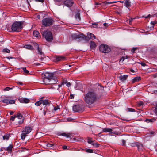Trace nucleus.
Here are the masks:
<instances>
[{"instance_id": "4c0bfd02", "label": "nucleus", "mask_w": 157, "mask_h": 157, "mask_svg": "<svg viewBox=\"0 0 157 157\" xmlns=\"http://www.w3.org/2000/svg\"><path fill=\"white\" fill-rule=\"evenodd\" d=\"M87 142L88 143L90 144H92L94 141H92L91 139L89 138L88 139Z\"/></svg>"}, {"instance_id": "f8f14e48", "label": "nucleus", "mask_w": 157, "mask_h": 157, "mask_svg": "<svg viewBox=\"0 0 157 157\" xmlns=\"http://www.w3.org/2000/svg\"><path fill=\"white\" fill-rule=\"evenodd\" d=\"M31 130L32 129L30 127L26 126L22 131V132L27 134L31 132Z\"/></svg>"}, {"instance_id": "c03bdc74", "label": "nucleus", "mask_w": 157, "mask_h": 157, "mask_svg": "<svg viewBox=\"0 0 157 157\" xmlns=\"http://www.w3.org/2000/svg\"><path fill=\"white\" fill-rule=\"evenodd\" d=\"M47 146L49 147H52L54 146V145L48 143L47 144Z\"/></svg>"}, {"instance_id": "58836bf2", "label": "nucleus", "mask_w": 157, "mask_h": 157, "mask_svg": "<svg viewBox=\"0 0 157 157\" xmlns=\"http://www.w3.org/2000/svg\"><path fill=\"white\" fill-rule=\"evenodd\" d=\"M92 145H93V146H94L96 147H98L99 146V144H98L97 143H94V142L93 143Z\"/></svg>"}, {"instance_id": "37998d69", "label": "nucleus", "mask_w": 157, "mask_h": 157, "mask_svg": "<svg viewBox=\"0 0 157 157\" xmlns=\"http://www.w3.org/2000/svg\"><path fill=\"white\" fill-rule=\"evenodd\" d=\"M137 143V142H135L134 143H131L130 144V145L132 147H134L135 146H136Z\"/></svg>"}, {"instance_id": "6e6552de", "label": "nucleus", "mask_w": 157, "mask_h": 157, "mask_svg": "<svg viewBox=\"0 0 157 157\" xmlns=\"http://www.w3.org/2000/svg\"><path fill=\"white\" fill-rule=\"evenodd\" d=\"M44 78L43 79V82L44 84L45 83V79L48 81L47 80H50L53 77V75L52 74L49 73L48 72H46L44 74Z\"/></svg>"}, {"instance_id": "393cba45", "label": "nucleus", "mask_w": 157, "mask_h": 157, "mask_svg": "<svg viewBox=\"0 0 157 157\" xmlns=\"http://www.w3.org/2000/svg\"><path fill=\"white\" fill-rule=\"evenodd\" d=\"M22 133L21 135V137L22 139L24 140L25 139V137L27 136V134L23 132L22 131Z\"/></svg>"}, {"instance_id": "8fccbe9b", "label": "nucleus", "mask_w": 157, "mask_h": 157, "mask_svg": "<svg viewBox=\"0 0 157 157\" xmlns=\"http://www.w3.org/2000/svg\"><path fill=\"white\" fill-rule=\"evenodd\" d=\"M59 109V105H57L54 107V110L55 111H56L58 109Z\"/></svg>"}, {"instance_id": "0eeeda50", "label": "nucleus", "mask_w": 157, "mask_h": 157, "mask_svg": "<svg viewBox=\"0 0 157 157\" xmlns=\"http://www.w3.org/2000/svg\"><path fill=\"white\" fill-rule=\"evenodd\" d=\"M83 106L82 105H75L73 107V110L75 112H82L83 111Z\"/></svg>"}, {"instance_id": "052dcab7", "label": "nucleus", "mask_w": 157, "mask_h": 157, "mask_svg": "<svg viewBox=\"0 0 157 157\" xmlns=\"http://www.w3.org/2000/svg\"><path fill=\"white\" fill-rule=\"evenodd\" d=\"M36 2H43L44 1V0H35Z\"/></svg>"}, {"instance_id": "412c9836", "label": "nucleus", "mask_w": 157, "mask_h": 157, "mask_svg": "<svg viewBox=\"0 0 157 157\" xmlns=\"http://www.w3.org/2000/svg\"><path fill=\"white\" fill-rule=\"evenodd\" d=\"M113 131L112 129L109 128H104L102 132H112Z\"/></svg>"}, {"instance_id": "a18cd8bd", "label": "nucleus", "mask_w": 157, "mask_h": 157, "mask_svg": "<svg viewBox=\"0 0 157 157\" xmlns=\"http://www.w3.org/2000/svg\"><path fill=\"white\" fill-rule=\"evenodd\" d=\"M15 103V101L13 100H9V104H13Z\"/></svg>"}, {"instance_id": "774afa93", "label": "nucleus", "mask_w": 157, "mask_h": 157, "mask_svg": "<svg viewBox=\"0 0 157 157\" xmlns=\"http://www.w3.org/2000/svg\"><path fill=\"white\" fill-rule=\"evenodd\" d=\"M136 50V48H133L131 50V52H134Z\"/></svg>"}, {"instance_id": "b1692460", "label": "nucleus", "mask_w": 157, "mask_h": 157, "mask_svg": "<svg viewBox=\"0 0 157 157\" xmlns=\"http://www.w3.org/2000/svg\"><path fill=\"white\" fill-rule=\"evenodd\" d=\"M136 146L137 147L138 150H140L142 149L143 147V145L142 144H140L138 143L137 142L136 144Z\"/></svg>"}, {"instance_id": "20e7f679", "label": "nucleus", "mask_w": 157, "mask_h": 157, "mask_svg": "<svg viewBox=\"0 0 157 157\" xmlns=\"http://www.w3.org/2000/svg\"><path fill=\"white\" fill-rule=\"evenodd\" d=\"M23 22L16 21L12 25L11 29H22L23 28Z\"/></svg>"}, {"instance_id": "09e8293b", "label": "nucleus", "mask_w": 157, "mask_h": 157, "mask_svg": "<svg viewBox=\"0 0 157 157\" xmlns=\"http://www.w3.org/2000/svg\"><path fill=\"white\" fill-rule=\"evenodd\" d=\"M135 18H130L128 19L129 23L130 24H131L132 21L135 19Z\"/></svg>"}, {"instance_id": "2eb2a0df", "label": "nucleus", "mask_w": 157, "mask_h": 157, "mask_svg": "<svg viewBox=\"0 0 157 157\" xmlns=\"http://www.w3.org/2000/svg\"><path fill=\"white\" fill-rule=\"evenodd\" d=\"M55 58L57 61L63 60L65 59V58L63 56H56L55 57Z\"/></svg>"}, {"instance_id": "a19ab883", "label": "nucleus", "mask_w": 157, "mask_h": 157, "mask_svg": "<svg viewBox=\"0 0 157 157\" xmlns=\"http://www.w3.org/2000/svg\"><path fill=\"white\" fill-rule=\"evenodd\" d=\"M86 151L88 153H93V150L91 149H87L86 150Z\"/></svg>"}, {"instance_id": "c9c22d12", "label": "nucleus", "mask_w": 157, "mask_h": 157, "mask_svg": "<svg viewBox=\"0 0 157 157\" xmlns=\"http://www.w3.org/2000/svg\"><path fill=\"white\" fill-rule=\"evenodd\" d=\"M2 102L6 103L7 104H9V100L7 99H4L2 100Z\"/></svg>"}, {"instance_id": "13d9d810", "label": "nucleus", "mask_w": 157, "mask_h": 157, "mask_svg": "<svg viewBox=\"0 0 157 157\" xmlns=\"http://www.w3.org/2000/svg\"><path fill=\"white\" fill-rule=\"evenodd\" d=\"M143 104V102H142V101H140V102L138 104V106H141Z\"/></svg>"}, {"instance_id": "5fc2aeb1", "label": "nucleus", "mask_w": 157, "mask_h": 157, "mask_svg": "<svg viewBox=\"0 0 157 157\" xmlns=\"http://www.w3.org/2000/svg\"><path fill=\"white\" fill-rule=\"evenodd\" d=\"M34 44L35 47H36L37 48L38 47H39V45L37 43H34Z\"/></svg>"}, {"instance_id": "4d7b16f0", "label": "nucleus", "mask_w": 157, "mask_h": 157, "mask_svg": "<svg viewBox=\"0 0 157 157\" xmlns=\"http://www.w3.org/2000/svg\"><path fill=\"white\" fill-rule=\"evenodd\" d=\"M125 59V57L124 56L122 57L121 58V59L120 61V62L122 61L123 62Z\"/></svg>"}, {"instance_id": "c85d7f7f", "label": "nucleus", "mask_w": 157, "mask_h": 157, "mask_svg": "<svg viewBox=\"0 0 157 157\" xmlns=\"http://www.w3.org/2000/svg\"><path fill=\"white\" fill-rule=\"evenodd\" d=\"M37 50L38 52V53L40 54V55H42L43 54V53L42 51V49L41 48L39 47H38L37 48Z\"/></svg>"}, {"instance_id": "0e129e2a", "label": "nucleus", "mask_w": 157, "mask_h": 157, "mask_svg": "<svg viewBox=\"0 0 157 157\" xmlns=\"http://www.w3.org/2000/svg\"><path fill=\"white\" fill-rule=\"evenodd\" d=\"M62 148L63 149H66L67 148V147L65 145L63 146Z\"/></svg>"}, {"instance_id": "2f4dec72", "label": "nucleus", "mask_w": 157, "mask_h": 157, "mask_svg": "<svg viewBox=\"0 0 157 157\" xmlns=\"http://www.w3.org/2000/svg\"><path fill=\"white\" fill-rule=\"evenodd\" d=\"M104 27H101V28L103 29H106L109 26L108 23H105L103 24Z\"/></svg>"}, {"instance_id": "680f3d73", "label": "nucleus", "mask_w": 157, "mask_h": 157, "mask_svg": "<svg viewBox=\"0 0 157 157\" xmlns=\"http://www.w3.org/2000/svg\"><path fill=\"white\" fill-rule=\"evenodd\" d=\"M66 85L68 87H70L71 85V84L70 82H67L66 84Z\"/></svg>"}, {"instance_id": "4468645a", "label": "nucleus", "mask_w": 157, "mask_h": 157, "mask_svg": "<svg viewBox=\"0 0 157 157\" xmlns=\"http://www.w3.org/2000/svg\"><path fill=\"white\" fill-rule=\"evenodd\" d=\"M128 77V75H121L119 76L118 78L121 82H124L127 79Z\"/></svg>"}, {"instance_id": "c756f323", "label": "nucleus", "mask_w": 157, "mask_h": 157, "mask_svg": "<svg viewBox=\"0 0 157 157\" xmlns=\"http://www.w3.org/2000/svg\"><path fill=\"white\" fill-rule=\"evenodd\" d=\"M155 121V118H152V119H147L146 120V121L148 123L150 122H153Z\"/></svg>"}, {"instance_id": "9b49d317", "label": "nucleus", "mask_w": 157, "mask_h": 157, "mask_svg": "<svg viewBox=\"0 0 157 157\" xmlns=\"http://www.w3.org/2000/svg\"><path fill=\"white\" fill-rule=\"evenodd\" d=\"M20 102L21 103H27L29 102L30 100L25 98H21L18 99Z\"/></svg>"}, {"instance_id": "4be33fe9", "label": "nucleus", "mask_w": 157, "mask_h": 157, "mask_svg": "<svg viewBox=\"0 0 157 157\" xmlns=\"http://www.w3.org/2000/svg\"><path fill=\"white\" fill-rule=\"evenodd\" d=\"M141 79V78L140 77H137L134 78L132 80V83H134L137 82Z\"/></svg>"}, {"instance_id": "1a4fd4ad", "label": "nucleus", "mask_w": 157, "mask_h": 157, "mask_svg": "<svg viewBox=\"0 0 157 157\" xmlns=\"http://www.w3.org/2000/svg\"><path fill=\"white\" fill-rule=\"evenodd\" d=\"M45 83L44 84H54L56 83L57 79H54L53 77L50 80H47L48 81L45 79Z\"/></svg>"}, {"instance_id": "ddd939ff", "label": "nucleus", "mask_w": 157, "mask_h": 157, "mask_svg": "<svg viewBox=\"0 0 157 157\" xmlns=\"http://www.w3.org/2000/svg\"><path fill=\"white\" fill-rule=\"evenodd\" d=\"M71 133H58L57 135L58 136H64L67 137V138H69L70 137V135Z\"/></svg>"}, {"instance_id": "69168bd1", "label": "nucleus", "mask_w": 157, "mask_h": 157, "mask_svg": "<svg viewBox=\"0 0 157 157\" xmlns=\"http://www.w3.org/2000/svg\"><path fill=\"white\" fill-rule=\"evenodd\" d=\"M141 65L143 66H146V64L144 63H143V62H141V63H140Z\"/></svg>"}, {"instance_id": "f03ea898", "label": "nucleus", "mask_w": 157, "mask_h": 157, "mask_svg": "<svg viewBox=\"0 0 157 157\" xmlns=\"http://www.w3.org/2000/svg\"><path fill=\"white\" fill-rule=\"evenodd\" d=\"M71 37L74 40H77L80 41L82 40H87V38L94 39H95V36L93 34L90 33H87V36L81 33H78L71 35Z\"/></svg>"}, {"instance_id": "49530a36", "label": "nucleus", "mask_w": 157, "mask_h": 157, "mask_svg": "<svg viewBox=\"0 0 157 157\" xmlns=\"http://www.w3.org/2000/svg\"><path fill=\"white\" fill-rule=\"evenodd\" d=\"M122 142V145L124 146L126 145V141L124 140H122L121 141Z\"/></svg>"}, {"instance_id": "7c9ffc66", "label": "nucleus", "mask_w": 157, "mask_h": 157, "mask_svg": "<svg viewBox=\"0 0 157 157\" xmlns=\"http://www.w3.org/2000/svg\"><path fill=\"white\" fill-rule=\"evenodd\" d=\"M42 104V101L39 100L37 102H35V104L36 105L39 106H40V105Z\"/></svg>"}, {"instance_id": "e2e57ef3", "label": "nucleus", "mask_w": 157, "mask_h": 157, "mask_svg": "<svg viewBox=\"0 0 157 157\" xmlns=\"http://www.w3.org/2000/svg\"><path fill=\"white\" fill-rule=\"evenodd\" d=\"M70 98L71 99H73L74 98V95L72 94H71L70 95Z\"/></svg>"}, {"instance_id": "423d86ee", "label": "nucleus", "mask_w": 157, "mask_h": 157, "mask_svg": "<svg viewBox=\"0 0 157 157\" xmlns=\"http://www.w3.org/2000/svg\"><path fill=\"white\" fill-rule=\"evenodd\" d=\"M42 22L43 25L46 26H48L53 24L54 21L51 18H47L44 19Z\"/></svg>"}, {"instance_id": "dca6fc26", "label": "nucleus", "mask_w": 157, "mask_h": 157, "mask_svg": "<svg viewBox=\"0 0 157 157\" xmlns=\"http://www.w3.org/2000/svg\"><path fill=\"white\" fill-rule=\"evenodd\" d=\"M13 148V146L11 144H10L8 147L4 148V149L11 153L12 152Z\"/></svg>"}, {"instance_id": "de8ad7c7", "label": "nucleus", "mask_w": 157, "mask_h": 157, "mask_svg": "<svg viewBox=\"0 0 157 157\" xmlns=\"http://www.w3.org/2000/svg\"><path fill=\"white\" fill-rule=\"evenodd\" d=\"M21 30H9V32H20Z\"/></svg>"}, {"instance_id": "e433bc0d", "label": "nucleus", "mask_w": 157, "mask_h": 157, "mask_svg": "<svg viewBox=\"0 0 157 157\" xmlns=\"http://www.w3.org/2000/svg\"><path fill=\"white\" fill-rule=\"evenodd\" d=\"M127 111L128 112H134L135 111V110L133 108H128L127 109Z\"/></svg>"}, {"instance_id": "bb28decb", "label": "nucleus", "mask_w": 157, "mask_h": 157, "mask_svg": "<svg viewBox=\"0 0 157 157\" xmlns=\"http://www.w3.org/2000/svg\"><path fill=\"white\" fill-rule=\"evenodd\" d=\"M75 18L77 21H80V20L81 18L79 13H78L76 14Z\"/></svg>"}, {"instance_id": "a211bd4d", "label": "nucleus", "mask_w": 157, "mask_h": 157, "mask_svg": "<svg viewBox=\"0 0 157 157\" xmlns=\"http://www.w3.org/2000/svg\"><path fill=\"white\" fill-rule=\"evenodd\" d=\"M33 35L34 36L38 37H40V34L39 32L36 30H35L33 32Z\"/></svg>"}, {"instance_id": "864d4df0", "label": "nucleus", "mask_w": 157, "mask_h": 157, "mask_svg": "<svg viewBox=\"0 0 157 157\" xmlns=\"http://www.w3.org/2000/svg\"><path fill=\"white\" fill-rule=\"evenodd\" d=\"M15 117H16V116H12L10 118V120L12 121H13L15 119Z\"/></svg>"}, {"instance_id": "603ef678", "label": "nucleus", "mask_w": 157, "mask_h": 157, "mask_svg": "<svg viewBox=\"0 0 157 157\" xmlns=\"http://www.w3.org/2000/svg\"><path fill=\"white\" fill-rule=\"evenodd\" d=\"M146 30H142V31H140V32L141 33H145L146 34H147L148 33V31H146Z\"/></svg>"}, {"instance_id": "9d476101", "label": "nucleus", "mask_w": 157, "mask_h": 157, "mask_svg": "<svg viewBox=\"0 0 157 157\" xmlns=\"http://www.w3.org/2000/svg\"><path fill=\"white\" fill-rule=\"evenodd\" d=\"M74 3V2L72 0H66L64 2L63 4L67 7H71L73 5Z\"/></svg>"}, {"instance_id": "7ed1b4c3", "label": "nucleus", "mask_w": 157, "mask_h": 157, "mask_svg": "<svg viewBox=\"0 0 157 157\" xmlns=\"http://www.w3.org/2000/svg\"><path fill=\"white\" fill-rule=\"evenodd\" d=\"M41 33L47 41L51 42L52 41L53 39V35L49 30H42Z\"/></svg>"}, {"instance_id": "79ce46f5", "label": "nucleus", "mask_w": 157, "mask_h": 157, "mask_svg": "<svg viewBox=\"0 0 157 157\" xmlns=\"http://www.w3.org/2000/svg\"><path fill=\"white\" fill-rule=\"evenodd\" d=\"M114 3V2H109L108 1H106L104 2V3L105 4H110L113 3Z\"/></svg>"}, {"instance_id": "39448f33", "label": "nucleus", "mask_w": 157, "mask_h": 157, "mask_svg": "<svg viewBox=\"0 0 157 157\" xmlns=\"http://www.w3.org/2000/svg\"><path fill=\"white\" fill-rule=\"evenodd\" d=\"M99 50L103 53H108L111 51L110 47L108 45L104 44H101L100 46Z\"/></svg>"}, {"instance_id": "6e6d98bb", "label": "nucleus", "mask_w": 157, "mask_h": 157, "mask_svg": "<svg viewBox=\"0 0 157 157\" xmlns=\"http://www.w3.org/2000/svg\"><path fill=\"white\" fill-rule=\"evenodd\" d=\"M54 1L56 2V4L58 5H59L57 3L59 2H60L61 0H54Z\"/></svg>"}, {"instance_id": "f704fd0d", "label": "nucleus", "mask_w": 157, "mask_h": 157, "mask_svg": "<svg viewBox=\"0 0 157 157\" xmlns=\"http://www.w3.org/2000/svg\"><path fill=\"white\" fill-rule=\"evenodd\" d=\"M2 51L4 53H10V51L6 48L4 49Z\"/></svg>"}, {"instance_id": "cd10ccee", "label": "nucleus", "mask_w": 157, "mask_h": 157, "mask_svg": "<svg viewBox=\"0 0 157 157\" xmlns=\"http://www.w3.org/2000/svg\"><path fill=\"white\" fill-rule=\"evenodd\" d=\"M49 103L48 100H45L42 101V104L44 105H46L49 104Z\"/></svg>"}, {"instance_id": "338daca9", "label": "nucleus", "mask_w": 157, "mask_h": 157, "mask_svg": "<svg viewBox=\"0 0 157 157\" xmlns=\"http://www.w3.org/2000/svg\"><path fill=\"white\" fill-rule=\"evenodd\" d=\"M17 84L19 85H23V83L22 82H17Z\"/></svg>"}, {"instance_id": "6ab92c4d", "label": "nucleus", "mask_w": 157, "mask_h": 157, "mask_svg": "<svg viewBox=\"0 0 157 157\" xmlns=\"http://www.w3.org/2000/svg\"><path fill=\"white\" fill-rule=\"evenodd\" d=\"M90 48L91 49L94 50L95 48L96 47V45L95 44V43L91 41L90 43Z\"/></svg>"}, {"instance_id": "473e14b6", "label": "nucleus", "mask_w": 157, "mask_h": 157, "mask_svg": "<svg viewBox=\"0 0 157 157\" xmlns=\"http://www.w3.org/2000/svg\"><path fill=\"white\" fill-rule=\"evenodd\" d=\"M16 116V117H17L19 119H21L22 117V115L20 113H17Z\"/></svg>"}, {"instance_id": "72a5a7b5", "label": "nucleus", "mask_w": 157, "mask_h": 157, "mask_svg": "<svg viewBox=\"0 0 157 157\" xmlns=\"http://www.w3.org/2000/svg\"><path fill=\"white\" fill-rule=\"evenodd\" d=\"M3 139L4 140L6 139L8 140L9 139V134H6L5 135L3 136Z\"/></svg>"}, {"instance_id": "a878e982", "label": "nucleus", "mask_w": 157, "mask_h": 157, "mask_svg": "<svg viewBox=\"0 0 157 157\" xmlns=\"http://www.w3.org/2000/svg\"><path fill=\"white\" fill-rule=\"evenodd\" d=\"M21 69H22L24 72V74H29V71L28 70H26L25 67H23L21 68Z\"/></svg>"}, {"instance_id": "aec40b11", "label": "nucleus", "mask_w": 157, "mask_h": 157, "mask_svg": "<svg viewBox=\"0 0 157 157\" xmlns=\"http://www.w3.org/2000/svg\"><path fill=\"white\" fill-rule=\"evenodd\" d=\"M24 47L27 49H29L30 50H33V47L30 45H25L24 46Z\"/></svg>"}, {"instance_id": "bf43d9fd", "label": "nucleus", "mask_w": 157, "mask_h": 157, "mask_svg": "<svg viewBox=\"0 0 157 157\" xmlns=\"http://www.w3.org/2000/svg\"><path fill=\"white\" fill-rule=\"evenodd\" d=\"M24 122V120H22L18 122V123L19 124H20L23 123Z\"/></svg>"}, {"instance_id": "3c124183", "label": "nucleus", "mask_w": 157, "mask_h": 157, "mask_svg": "<svg viewBox=\"0 0 157 157\" xmlns=\"http://www.w3.org/2000/svg\"><path fill=\"white\" fill-rule=\"evenodd\" d=\"M67 82L66 80L63 79L62 82V84L64 85L65 84H66Z\"/></svg>"}, {"instance_id": "f257e3e1", "label": "nucleus", "mask_w": 157, "mask_h": 157, "mask_svg": "<svg viewBox=\"0 0 157 157\" xmlns=\"http://www.w3.org/2000/svg\"><path fill=\"white\" fill-rule=\"evenodd\" d=\"M100 96L94 91H89L84 95L83 98L85 102L89 105H91L98 101Z\"/></svg>"}, {"instance_id": "f3484780", "label": "nucleus", "mask_w": 157, "mask_h": 157, "mask_svg": "<svg viewBox=\"0 0 157 157\" xmlns=\"http://www.w3.org/2000/svg\"><path fill=\"white\" fill-rule=\"evenodd\" d=\"M124 5L127 7H128L131 6V2L129 0H125V1Z\"/></svg>"}, {"instance_id": "ea45409f", "label": "nucleus", "mask_w": 157, "mask_h": 157, "mask_svg": "<svg viewBox=\"0 0 157 157\" xmlns=\"http://www.w3.org/2000/svg\"><path fill=\"white\" fill-rule=\"evenodd\" d=\"M12 88H10L9 87H6L4 89V91H9L10 90L12 89Z\"/></svg>"}, {"instance_id": "5701e85b", "label": "nucleus", "mask_w": 157, "mask_h": 157, "mask_svg": "<svg viewBox=\"0 0 157 157\" xmlns=\"http://www.w3.org/2000/svg\"><path fill=\"white\" fill-rule=\"evenodd\" d=\"M99 26L98 24L97 23H92V25H91V28H100V27H98V26Z\"/></svg>"}]
</instances>
